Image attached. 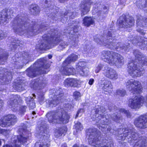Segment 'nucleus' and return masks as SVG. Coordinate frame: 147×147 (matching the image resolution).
I'll use <instances>...</instances> for the list:
<instances>
[{"instance_id":"nucleus-1","label":"nucleus","mask_w":147,"mask_h":147,"mask_svg":"<svg viewBox=\"0 0 147 147\" xmlns=\"http://www.w3.org/2000/svg\"><path fill=\"white\" fill-rule=\"evenodd\" d=\"M23 14L18 15L11 22L14 31L21 35L28 37L36 35L47 29L44 24L37 25L35 22L26 18Z\"/></svg>"},{"instance_id":"nucleus-2","label":"nucleus","mask_w":147,"mask_h":147,"mask_svg":"<svg viewBox=\"0 0 147 147\" xmlns=\"http://www.w3.org/2000/svg\"><path fill=\"white\" fill-rule=\"evenodd\" d=\"M117 33L115 29L113 28L109 29L107 34L102 36L98 34L94 36L95 41L100 45H103L109 49H116L122 53L129 51V43L125 44L122 42H117L115 37Z\"/></svg>"},{"instance_id":"nucleus-3","label":"nucleus","mask_w":147,"mask_h":147,"mask_svg":"<svg viewBox=\"0 0 147 147\" xmlns=\"http://www.w3.org/2000/svg\"><path fill=\"white\" fill-rule=\"evenodd\" d=\"M48 34H45L42 36V40L40 43L36 45V49L40 50H45L50 49L52 44H58V51L63 50L66 48L68 44L60 38V31L55 29H51Z\"/></svg>"},{"instance_id":"nucleus-4","label":"nucleus","mask_w":147,"mask_h":147,"mask_svg":"<svg viewBox=\"0 0 147 147\" xmlns=\"http://www.w3.org/2000/svg\"><path fill=\"white\" fill-rule=\"evenodd\" d=\"M134 54L135 57V59L134 61H131L128 64V71L132 77H139L144 73V70L142 67L147 65V59L138 50H135Z\"/></svg>"},{"instance_id":"nucleus-5","label":"nucleus","mask_w":147,"mask_h":147,"mask_svg":"<svg viewBox=\"0 0 147 147\" xmlns=\"http://www.w3.org/2000/svg\"><path fill=\"white\" fill-rule=\"evenodd\" d=\"M119 134L117 139L121 140L122 141H126L133 144V143H136L134 147H147V138L145 136L139 138L138 140H136V137L137 134L134 131L133 128L129 130L128 128L125 129L120 128L119 129Z\"/></svg>"},{"instance_id":"nucleus-6","label":"nucleus","mask_w":147,"mask_h":147,"mask_svg":"<svg viewBox=\"0 0 147 147\" xmlns=\"http://www.w3.org/2000/svg\"><path fill=\"white\" fill-rule=\"evenodd\" d=\"M86 138L89 144L94 147H113L111 142H108L100 136V132L95 128H90L86 131Z\"/></svg>"},{"instance_id":"nucleus-7","label":"nucleus","mask_w":147,"mask_h":147,"mask_svg":"<svg viewBox=\"0 0 147 147\" xmlns=\"http://www.w3.org/2000/svg\"><path fill=\"white\" fill-rule=\"evenodd\" d=\"M46 57L38 59L32 66L27 69V75L31 78H33L38 74L47 73L50 65L47 62Z\"/></svg>"},{"instance_id":"nucleus-8","label":"nucleus","mask_w":147,"mask_h":147,"mask_svg":"<svg viewBox=\"0 0 147 147\" xmlns=\"http://www.w3.org/2000/svg\"><path fill=\"white\" fill-rule=\"evenodd\" d=\"M101 58L104 61L111 65H115L119 67L124 64L123 57L120 54L109 51H102Z\"/></svg>"},{"instance_id":"nucleus-9","label":"nucleus","mask_w":147,"mask_h":147,"mask_svg":"<svg viewBox=\"0 0 147 147\" xmlns=\"http://www.w3.org/2000/svg\"><path fill=\"white\" fill-rule=\"evenodd\" d=\"M25 128H20L19 129V134L18 136H14L12 138L11 143L9 144H6L3 147H19L22 144H26L28 141H29L31 137L30 132Z\"/></svg>"},{"instance_id":"nucleus-10","label":"nucleus","mask_w":147,"mask_h":147,"mask_svg":"<svg viewBox=\"0 0 147 147\" xmlns=\"http://www.w3.org/2000/svg\"><path fill=\"white\" fill-rule=\"evenodd\" d=\"M64 106L65 109L61 108L55 111L48 112L46 115V118L48 119H69L70 116L65 111H71L73 107L69 103L65 104Z\"/></svg>"},{"instance_id":"nucleus-11","label":"nucleus","mask_w":147,"mask_h":147,"mask_svg":"<svg viewBox=\"0 0 147 147\" xmlns=\"http://www.w3.org/2000/svg\"><path fill=\"white\" fill-rule=\"evenodd\" d=\"M22 54V56L19 57V55H20V53H18L12 57V63L15 68H22L27 63V60L29 59L31 57L27 52H24Z\"/></svg>"},{"instance_id":"nucleus-12","label":"nucleus","mask_w":147,"mask_h":147,"mask_svg":"<svg viewBox=\"0 0 147 147\" xmlns=\"http://www.w3.org/2000/svg\"><path fill=\"white\" fill-rule=\"evenodd\" d=\"M60 14L59 16L58 12L57 13L52 14L51 16V19L54 20L56 21L59 19L63 23H66L68 18H69L73 19L76 16V14L74 11L70 10H67L65 11H61L60 12Z\"/></svg>"},{"instance_id":"nucleus-13","label":"nucleus","mask_w":147,"mask_h":147,"mask_svg":"<svg viewBox=\"0 0 147 147\" xmlns=\"http://www.w3.org/2000/svg\"><path fill=\"white\" fill-rule=\"evenodd\" d=\"M126 87L134 94H138L141 91L142 89L140 82L133 80H129L127 81L126 83Z\"/></svg>"},{"instance_id":"nucleus-14","label":"nucleus","mask_w":147,"mask_h":147,"mask_svg":"<svg viewBox=\"0 0 147 147\" xmlns=\"http://www.w3.org/2000/svg\"><path fill=\"white\" fill-rule=\"evenodd\" d=\"M118 21V24L119 27L124 28L131 27L134 22L133 17L129 16L127 17L124 14L120 17Z\"/></svg>"},{"instance_id":"nucleus-15","label":"nucleus","mask_w":147,"mask_h":147,"mask_svg":"<svg viewBox=\"0 0 147 147\" xmlns=\"http://www.w3.org/2000/svg\"><path fill=\"white\" fill-rule=\"evenodd\" d=\"M144 102V99L143 96H136L129 100L128 106L132 109H139L143 105Z\"/></svg>"},{"instance_id":"nucleus-16","label":"nucleus","mask_w":147,"mask_h":147,"mask_svg":"<svg viewBox=\"0 0 147 147\" xmlns=\"http://www.w3.org/2000/svg\"><path fill=\"white\" fill-rule=\"evenodd\" d=\"M47 82L45 80H43L42 77H40L32 80L30 84L31 88L34 90L40 89L46 86Z\"/></svg>"},{"instance_id":"nucleus-17","label":"nucleus","mask_w":147,"mask_h":147,"mask_svg":"<svg viewBox=\"0 0 147 147\" xmlns=\"http://www.w3.org/2000/svg\"><path fill=\"white\" fill-rule=\"evenodd\" d=\"M103 69V74L108 78L113 80H116L118 78V74L113 69L108 67L105 66Z\"/></svg>"},{"instance_id":"nucleus-18","label":"nucleus","mask_w":147,"mask_h":147,"mask_svg":"<svg viewBox=\"0 0 147 147\" xmlns=\"http://www.w3.org/2000/svg\"><path fill=\"white\" fill-rule=\"evenodd\" d=\"M92 3V0H84L82 1L80 9L82 16L86 14L89 11L90 5Z\"/></svg>"},{"instance_id":"nucleus-19","label":"nucleus","mask_w":147,"mask_h":147,"mask_svg":"<svg viewBox=\"0 0 147 147\" xmlns=\"http://www.w3.org/2000/svg\"><path fill=\"white\" fill-rule=\"evenodd\" d=\"M48 126L44 122H42L40 126H38L39 131L38 133L39 136H41V137L44 139H47L49 138V135L48 134Z\"/></svg>"},{"instance_id":"nucleus-20","label":"nucleus","mask_w":147,"mask_h":147,"mask_svg":"<svg viewBox=\"0 0 147 147\" xmlns=\"http://www.w3.org/2000/svg\"><path fill=\"white\" fill-rule=\"evenodd\" d=\"M14 9L13 8H10L9 9V11L7 12L8 10L6 9L3 10L0 13V22L3 23L7 20L8 18L9 15L11 16H13L14 13Z\"/></svg>"},{"instance_id":"nucleus-21","label":"nucleus","mask_w":147,"mask_h":147,"mask_svg":"<svg viewBox=\"0 0 147 147\" xmlns=\"http://www.w3.org/2000/svg\"><path fill=\"white\" fill-rule=\"evenodd\" d=\"M100 10H98V9L96 7H94L92 10V13L93 14L98 13L99 15H103L108 13L109 9V6L108 5L100 4Z\"/></svg>"},{"instance_id":"nucleus-22","label":"nucleus","mask_w":147,"mask_h":147,"mask_svg":"<svg viewBox=\"0 0 147 147\" xmlns=\"http://www.w3.org/2000/svg\"><path fill=\"white\" fill-rule=\"evenodd\" d=\"M145 23V25L147 26V18L143 19L142 16L138 18L136 21L137 30L142 35H144L145 32L143 30V27L144 26L143 23Z\"/></svg>"},{"instance_id":"nucleus-23","label":"nucleus","mask_w":147,"mask_h":147,"mask_svg":"<svg viewBox=\"0 0 147 147\" xmlns=\"http://www.w3.org/2000/svg\"><path fill=\"white\" fill-rule=\"evenodd\" d=\"M0 71V77H2V81L5 82L6 84L9 82L11 80L12 76L11 72L9 71L7 69L3 68L2 71L1 69Z\"/></svg>"},{"instance_id":"nucleus-24","label":"nucleus","mask_w":147,"mask_h":147,"mask_svg":"<svg viewBox=\"0 0 147 147\" xmlns=\"http://www.w3.org/2000/svg\"><path fill=\"white\" fill-rule=\"evenodd\" d=\"M86 63L84 61H80L76 65V69L77 74H80L82 76H84L85 75Z\"/></svg>"},{"instance_id":"nucleus-25","label":"nucleus","mask_w":147,"mask_h":147,"mask_svg":"<svg viewBox=\"0 0 147 147\" xmlns=\"http://www.w3.org/2000/svg\"><path fill=\"white\" fill-rule=\"evenodd\" d=\"M20 98V96L18 95H13L11 96L9 101V104L10 108H13L15 110L18 109V101Z\"/></svg>"},{"instance_id":"nucleus-26","label":"nucleus","mask_w":147,"mask_h":147,"mask_svg":"<svg viewBox=\"0 0 147 147\" xmlns=\"http://www.w3.org/2000/svg\"><path fill=\"white\" fill-rule=\"evenodd\" d=\"M101 85L102 90L108 93H110L111 92L113 87L110 81L107 80H105L102 82Z\"/></svg>"},{"instance_id":"nucleus-27","label":"nucleus","mask_w":147,"mask_h":147,"mask_svg":"<svg viewBox=\"0 0 147 147\" xmlns=\"http://www.w3.org/2000/svg\"><path fill=\"white\" fill-rule=\"evenodd\" d=\"M24 82L22 80H20L19 78H18L16 80H15V83L14 85V88H15L18 91L24 90L25 89V86Z\"/></svg>"},{"instance_id":"nucleus-28","label":"nucleus","mask_w":147,"mask_h":147,"mask_svg":"<svg viewBox=\"0 0 147 147\" xmlns=\"http://www.w3.org/2000/svg\"><path fill=\"white\" fill-rule=\"evenodd\" d=\"M68 65L66 64L65 66H63V74L66 75H74L75 74V70L73 67H66Z\"/></svg>"},{"instance_id":"nucleus-29","label":"nucleus","mask_w":147,"mask_h":147,"mask_svg":"<svg viewBox=\"0 0 147 147\" xmlns=\"http://www.w3.org/2000/svg\"><path fill=\"white\" fill-rule=\"evenodd\" d=\"M78 55L72 54L68 56V57L63 62V66H65L66 64L68 65L72 62H74L76 61L78 58Z\"/></svg>"},{"instance_id":"nucleus-30","label":"nucleus","mask_w":147,"mask_h":147,"mask_svg":"<svg viewBox=\"0 0 147 147\" xmlns=\"http://www.w3.org/2000/svg\"><path fill=\"white\" fill-rule=\"evenodd\" d=\"M134 124L136 127L144 129L147 127V120H135Z\"/></svg>"},{"instance_id":"nucleus-31","label":"nucleus","mask_w":147,"mask_h":147,"mask_svg":"<svg viewBox=\"0 0 147 147\" xmlns=\"http://www.w3.org/2000/svg\"><path fill=\"white\" fill-rule=\"evenodd\" d=\"M16 122L15 120H0V125L2 127L10 126Z\"/></svg>"},{"instance_id":"nucleus-32","label":"nucleus","mask_w":147,"mask_h":147,"mask_svg":"<svg viewBox=\"0 0 147 147\" xmlns=\"http://www.w3.org/2000/svg\"><path fill=\"white\" fill-rule=\"evenodd\" d=\"M105 111L106 109L104 107L97 106L94 108L92 112L93 113H95V114L96 115L98 114L101 115Z\"/></svg>"},{"instance_id":"nucleus-33","label":"nucleus","mask_w":147,"mask_h":147,"mask_svg":"<svg viewBox=\"0 0 147 147\" xmlns=\"http://www.w3.org/2000/svg\"><path fill=\"white\" fill-rule=\"evenodd\" d=\"M83 24L84 26H89L91 25H92L94 23V21L91 17H85L83 20Z\"/></svg>"},{"instance_id":"nucleus-34","label":"nucleus","mask_w":147,"mask_h":147,"mask_svg":"<svg viewBox=\"0 0 147 147\" xmlns=\"http://www.w3.org/2000/svg\"><path fill=\"white\" fill-rule=\"evenodd\" d=\"M52 94L54 96V97H55L58 99H61V97L63 95L62 89L61 88H58L55 90H54Z\"/></svg>"},{"instance_id":"nucleus-35","label":"nucleus","mask_w":147,"mask_h":147,"mask_svg":"<svg viewBox=\"0 0 147 147\" xmlns=\"http://www.w3.org/2000/svg\"><path fill=\"white\" fill-rule=\"evenodd\" d=\"M3 51V50L0 48V62L2 64H4L3 62L6 61L8 56L7 53H4Z\"/></svg>"},{"instance_id":"nucleus-36","label":"nucleus","mask_w":147,"mask_h":147,"mask_svg":"<svg viewBox=\"0 0 147 147\" xmlns=\"http://www.w3.org/2000/svg\"><path fill=\"white\" fill-rule=\"evenodd\" d=\"M67 130V129L66 127H63L56 131L55 134V136L56 137H59L62 136H64Z\"/></svg>"},{"instance_id":"nucleus-37","label":"nucleus","mask_w":147,"mask_h":147,"mask_svg":"<svg viewBox=\"0 0 147 147\" xmlns=\"http://www.w3.org/2000/svg\"><path fill=\"white\" fill-rule=\"evenodd\" d=\"M23 42L19 40L17 38H15L13 40L12 42L11 45L12 50H14L16 48L17 46H20V44H22Z\"/></svg>"},{"instance_id":"nucleus-38","label":"nucleus","mask_w":147,"mask_h":147,"mask_svg":"<svg viewBox=\"0 0 147 147\" xmlns=\"http://www.w3.org/2000/svg\"><path fill=\"white\" fill-rule=\"evenodd\" d=\"M23 42L19 40L17 38H15L13 40L12 42L11 45L12 50H14L16 48L17 46H20V44H22Z\"/></svg>"},{"instance_id":"nucleus-39","label":"nucleus","mask_w":147,"mask_h":147,"mask_svg":"<svg viewBox=\"0 0 147 147\" xmlns=\"http://www.w3.org/2000/svg\"><path fill=\"white\" fill-rule=\"evenodd\" d=\"M99 129L102 130L105 134H107L109 131H110L111 129L109 126L105 124H102L98 125Z\"/></svg>"},{"instance_id":"nucleus-40","label":"nucleus","mask_w":147,"mask_h":147,"mask_svg":"<svg viewBox=\"0 0 147 147\" xmlns=\"http://www.w3.org/2000/svg\"><path fill=\"white\" fill-rule=\"evenodd\" d=\"M50 142L48 141L44 140L42 142H36L34 147H49Z\"/></svg>"},{"instance_id":"nucleus-41","label":"nucleus","mask_w":147,"mask_h":147,"mask_svg":"<svg viewBox=\"0 0 147 147\" xmlns=\"http://www.w3.org/2000/svg\"><path fill=\"white\" fill-rule=\"evenodd\" d=\"M30 11L33 15L37 14L39 12V8L36 4L32 5L30 7Z\"/></svg>"},{"instance_id":"nucleus-42","label":"nucleus","mask_w":147,"mask_h":147,"mask_svg":"<svg viewBox=\"0 0 147 147\" xmlns=\"http://www.w3.org/2000/svg\"><path fill=\"white\" fill-rule=\"evenodd\" d=\"M61 101V99H58L55 97H54L53 98L49 100V105L51 107H55Z\"/></svg>"},{"instance_id":"nucleus-43","label":"nucleus","mask_w":147,"mask_h":147,"mask_svg":"<svg viewBox=\"0 0 147 147\" xmlns=\"http://www.w3.org/2000/svg\"><path fill=\"white\" fill-rule=\"evenodd\" d=\"M92 46L90 43L89 42H86L84 46L83 49L84 52L86 53H89L92 51Z\"/></svg>"},{"instance_id":"nucleus-44","label":"nucleus","mask_w":147,"mask_h":147,"mask_svg":"<svg viewBox=\"0 0 147 147\" xmlns=\"http://www.w3.org/2000/svg\"><path fill=\"white\" fill-rule=\"evenodd\" d=\"M74 123H75V128L76 132H78L81 131L83 128L81 123L78 121H75Z\"/></svg>"},{"instance_id":"nucleus-45","label":"nucleus","mask_w":147,"mask_h":147,"mask_svg":"<svg viewBox=\"0 0 147 147\" xmlns=\"http://www.w3.org/2000/svg\"><path fill=\"white\" fill-rule=\"evenodd\" d=\"M27 102L28 101V102L27 104L29 105L31 109H33L35 107V104L33 98L31 97H28L26 99Z\"/></svg>"},{"instance_id":"nucleus-46","label":"nucleus","mask_w":147,"mask_h":147,"mask_svg":"<svg viewBox=\"0 0 147 147\" xmlns=\"http://www.w3.org/2000/svg\"><path fill=\"white\" fill-rule=\"evenodd\" d=\"M137 4H140V8H143L147 7V0H138Z\"/></svg>"},{"instance_id":"nucleus-47","label":"nucleus","mask_w":147,"mask_h":147,"mask_svg":"<svg viewBox=\"0 0 147 147\" xmlns=\"http://www.w3.org/2000/svg\"><path fill=\"white\" fill-rule=\"evenodd\" d=\"M17 117L13 114H9L4 115L0 119H16Z\"/></svg>"},{"instance_id":"nucleus-48","label":"nucleus","mask_w":147,"mask_h":147,"mask_svg":"<svg viewBox=\"0 0 147 147\" xmlns=\"http://www.w3.org/2000/svg\"><path fill=\"white\" fill-rule=\"evenodd\" d=\"M64 84L66 87H73V78H67L64 82Z\"/></svg>"},{"instance_id":"nucleus-49","label":"nucleus","mask_w":147,"mask_h":147,"mask_svg":"<svg viewBox=\"0 0 147 147\" xmlns=\"http://www.w3.org/2000/svg\"><path fill=\"white\" fill-rule=\"evenodd\" d=\"M119 111L120 113H124L127 117V118L129 119L131 118V114L129 110H126L124 109H119Z\"/></svg>"},{"instance_id":"nucleus-50","label":"nucleus","mask_w":147,"mask_h":147,"mask_svg":"<svg viewBox=\"0 0 147 147\" xmlns=\"http://www.w3.org/2000/svg\"><path fill=\"white\" fill-rule=\"evenodd\" d=\"M126 94V92L125 90L123 89H119L116 90L115 94L116 95H119L120 96H123Z\"/></svg>"},{"instance_id":"nucleus-51","label":"nucleus","mask_w":147,"mask_h":147,"mask_svg":"<svg viewBox=\"0 0 147 147\" xmlns=\"http://www.w3.org/2000/svg\"><path fill=\"white\" fill-rule=\"evenodd\" d=\"M27 107L25 106H21L19 107L18 112L20 115H24L26 111Z\"/></svg>"},{"instance_id":"nucleus-52","label":"nucleus","mask_w":147,"mask_h":147,"mask_svg":"<svg viewBox=\"0 0 147 147\" xmlns=\"http://www.w3.org/2000/svg\"><path fill=\"white\" fill-rule=\"evenodd\" d=\"M105 66H108L106 65H104L102 64H99L96 67V69L95 70V72L96 73H98L99 72L100 70L101 69H104V67Z\"/></svg>"},{"instance_id":"nucleus-53","label":"nucleus","mask_w":147,"mask_h":147,"mask_svg":"<svg viewBox=\"0 0 147 147\" xmlns=\"http://www.w3.org/2000/svg\"><path fill=\"white\" fill-rule=\"evenodd\" d=\"M73 96L74 99L77 101L80 99L81 95L79 92L76 91L73 93Z\"/></svg>"},{"instance_id":"nucleus-54","label":"nucleus","mask_w":147,"mask_h":147,"mask_svg":"<svg viewBox=\"0 0 147 147\" xmlns=\"http://www.w3.org/2000/svg\"><path fill=\"white\" fill-rule=\"evenodd\" d=\"M78 37L77 36L74 35L73 36V38L72 39L71 42V47L72 46H75L76 45H77L78 42Z\"/></svg>"},{"instance_id":"nucleus-55","label":"nucleus","mask_w":147,"mask_h":147,"mask_svg":"<svg viewBox=\"0 0 147 147\" xmlns=\"http://www.w3.org/2000/svg\"><path fill=\"white\" fill-rule=\"evenodd\" d=\"M84 110L83 109H79L77 112V114L76 115L75 117V119H76L77 117L79 116H81L82 114L84 112Z\"/></svg>"},{"instance_id":"nucleus-56","label":"nucleus","mask_w":147,"mask_h":147,"mask_svg":"<svg viewBox=\"0 0 147 147\" xmlns=\"http://www.w3.org/2000/svg\"><path fill=\"white\" fill-rule=\"evenodd\" d=\"M7 33L3 31L0 30V40L4 39L7 37Z\"/></svg>"},{"instance_id":"nucleus-57","label":"nucleus","mask_w":147,"mask_h":147,"mask_svg":"<svg viewBox=\"0 0 147 147\" xmlns=\"http://www.w3.org/2000/svg\"><path fill=\"white\" fill-rule=\"evenodd\" d=\"M80 81L76 79L73 78V87H77L78 86V84H79Z\"/></svg>"},{"instance_id":"nucleus-58","label":"nucleus","mask_w":147,"mask_h":147,"mask_svg":"<svg viewBox=\"0 0 147 147\" xmlns=\"http://www.w3.org/2000/svg\"><path fill=\"white\" fill-rule=\"evenodd\" d=\"M10 132L9 130H6L4 129H2L0 128V134H2L5 136H7Z\"/></svg>"},{"instance_id":"nucleus-59","label":"nucleus","mask_w":147,"mask_h":147,"mask_svg":"<svg viewBox=\"0 0 147 147\" xmlns=\"http://www.w3.org/2000/svg\"><path fill=\"white\" fill-rule=\"evenodd\" d=\"M118 115V114L117 113H114L112 115L111 118L113 119H120V117H119L117 115Z\"/></svg>"},{"instance_id":"nucleus-60","label":"nucleus","mask_w":147,"mask_h":147,"mask_svg":"<svg viewBox=\"0 0 147 147\" xmlns=\"http://www.w3.org/2000/svg\"><path fill=\"white\" fill-rule=\"evenodd\" d=\"M138 119H147V113L141 115L138 117Z\"/></svg>"},{"instance_id":"nucleus-61","label":"nucleus","mask_w":147,"mask_h":147,"mask_svg":"<svg viewBox=\"0 0 147 147\" xmlns=\"http://www.w3.org/2000/svg\"><path fill=\"white\" fill-rule=\"evenodd\" d=\"M114 107V105L111 103H109L108 104V108L110 111H111L112 110H113Z\"/></svg>"},{"instance_id":"nucleus-62","label":"nucleus","mask_w":147,"mask_h":147,"mask_svg":"<svg viewBox=\"0 0 147 147\" xmlns=\"http://www.w3.org/2000/svg\"><path fill=\"white\" fill-rule=\"evenodd\" d=\"M139 38L140 39V38L139 37L138 39H135L132 40V43L134 45H138V42H139Z\"/></svg>"},{"instance_id":"nucleus-63","label":"nucleus","mask_w":147,"mask_h":147,"mask_svg":"<svg viewBox=\"0 0 147 147\" xmlns=\"http://www.w3.org/2000/svg\"><path fill=\"white\" fill-rule=\"evenodd\" d=\"M143 83L145 85V86L147 88V77H144L143 78Z\"/></svg>"},{"instance_id":"nucleus-64","label":"nucleus","mask_w":147,"mask_h":147,"mask_svg":"<svg viewBox=\"0 0 147 147\" xmlns=\"http://www.w3.org/2000/svg\"><path fill=\"white\" fill-rule=\"evenodd\" d=\"M39 100L40 102H42L44 100V97L43 95H42L39 96Z\"/></svg>"}]
</instances>
